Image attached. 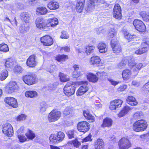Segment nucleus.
<instances>
[{"label": "nucleus", "mask_w": 149, "mask_h": 149, "mask_svg": "<svg viewBox=\"0 0 149 149\" xmlns=\"http://www.w3.org/2000/svg\"><path fill=\"white\" fill-rule=\"evenodd\" d=\"M47 107V105L45 102H41L40 104V109L41 112H43L45 111Z\"/></svg>", "instance_id": "obj_51"}, {"label": "nucleus", "mask_w": 149, "mask_h": 149, "mask_svg": "<svg viewBox=\"0 0 149 149\" xmlns=\"http://www.w3.org/2000/svg\"><path fill=\"white\" fill-rule=\"evenodd\" d=\"M85 0H77L76 8L77 12L81 13L84 9Z\"/></svg>", "instance_id": "obj_18"}, {"label": "nucleus", "mask_w": 149, "mask_h": 149, "mask_svg": "<svg viewBox=\"0 0 149 149\" xmlns=\"http://www.w3.org/2000/svg\"><path fill=\"white\" fill-rule=\"evenodd\" d=\"M9 50V48L7 45L4 43H3L0 45V52H6Z\"/></svg>", "instance_id": "obj_38"}, {"label": "nucleus", "mask_w": 149, "mask_h": 149, "mask_svg": "<svg viewBox=\"0 0 149 149\" xmlns=\"http://www.w3.org/2000/svg\"><path fill=\"white\" fill-rule=\"evenodd\" d=\"M25 96L27 97L33 98L37 95V93L35 91H27L25 93Z\"/></svg>", "instance_id": "obj_33"}, {"label": "nucleus", "mask_w": 149, "mask_h": 149, "mask_svg": "<svg viewBox=\"0 0 149 149\" xmlns=\"http://www.w3.org/2000/svg\"><path fill=\"white\" fill-rule=\"evenodd\" d=\"M112 102L114 103V104L117 108L120 107L121 106L123 102L122 100L118 99L114 100Z\"/></svg>", "instance_id": "obj_52"}, {"label": "nucleus", "mask_w": 149, "mask_h": 149, "mask_svg": "<svg viewBox=\"0 0 149 149\" xmlns=\"http://www.w3.org/2000/svg\"><path fill=\"white\" fill-rule=\"evenodd\" d=\"M127 60H124L121 61V62L118 65V67L120 68H121L123 66H124L127 63Z\"/></svg>", "instance_id": "obj_58"}, {"label": "nucleus", "mask_w": 149, "mask_h": 149, "mask_svg": "<svg viewBox=\"0 0 149 149\" xmlns=\"http://www.w3.org/2000/svg\"><path fill=\"white\" fill-rule=\"evenodd\" d=\"M36 57L35 55H32L28 58L26 62V65L30 67H34L36 64Z\"/></svg>", "instance_id": "obj_15"}, {"label": "nucleus", "mask_w": 149, "mask_h": 149, "mask_svg": "<svg viewBox=\"0 0 149 149\" xmlns=\"http://www.w3.org/2000/svg\"><path fill=\"white\" fill-rule=\"evenodd\" d=\"M72 142L74 146L77 148L80 145V143L76 140L73 141Z\"/></svg>", "instance_id": "obj_63"}, {"label": "nucleus", "mask_w": 149, "mask_h": 149, "mask_svg": "<svg viewBox=\"0 0 149 149\" xmlns=\"http://www.w3.org/2000/svg\"><path fill=\"white\" fill-rule=\"evenodd\" d=\"M64 50L65 52H69L70 51V47L66 46L63 47H62L60 48V51L62 52Z\"/></svg>", "instance_id": "obj_60"}, {"label": "nucleus", "mask_w": 149, "mask_h": 149, "mask_svg": "<svg viewBox=\"0 0 149 149\" xmlns=\"http://www.w3.org/2000/svg\"><path fill=\"white\" fill-rule=\"evenodd\" d=\"M35 23L36 26L38 28L44 29L47 26L43 19L40 17H38L36 19Z\"/></svg>", "instance_id": "obj_16"}, {"label": "nucleus", "mask_w": 149, "mask_h": 149, "mask_svg": "<svg viewBox=\"0 0 149 149\" xmlns=\"http://www.w3.org/2000/svg\"><path fill=\"white\" fill-rule=\"evenodd\" d=\"M113 17L116 19H121V9L119 4H116L115 5L113 11Z\"/></svg>", "instance_id": "obj_10"}, {"label": "nucleus", "mask_w": 149, "mask_h": 149, "mask_svg": "<svg viewBox=\"0 0 149 149\" xmlns=\"http://www.w3.org/2000/svg\"><path fill=\"white\" fill-rule=\"evenodd\" d=\"M83 114L85 118L88 120L90 122H93L95 121L94 117L90 113L88 110L84 111Z\"/></svg>", "instance_id": "obj_26"}, {"label": "nucleus", "mask_w": 149, "mask_h": 149, "mask_svg": "<svg viewBox=\"0 0 149 149\" xmlns=\"http://www.w3.org/2000/svg\"><path fill=\"white\" fill-rule=\"evenodd\" d=\"M104 143L103 141L101 139H98L95 142V149H104Z\"/></svg>", "instance_id": "obj_30"}, {"label": "nucleus", "mask_w": 149, "mask_h": 149, "mask_svg": "<svg viewBox=\"0 0 149 149\" xmlns=\"http://www.w3.org/2000/svg\"><path fill=\"white\" fill-rule=\"evenodd\" d=\"M3 133L5 135L11 137L13 134V127L11 125L8 123H6L2 125Z\"/></svg>", "instance_id": "obj_5"}, {"label": "nucleus", "mask_w": 149, "mask_h": 149, "mask_svg": "<svg viewBox=\"0 0 149 149\" xmlns=\"http://www.w3.org/2000/svg\"><path fill=\"white\" fill-rule=\"evenodd\" d=\"M59 77L61 81L65 82L69 80V77L65 74L61 73H60Z\"/></svg>", "instance_id": "obj_37"}, {"label": "nucleus", "mask_w": 149, "mask_h": 149, "mask_svg": "<svg viewBox=\"0 0 149 149\" xmlns=\"http://www.w3.org/2000/svg\"><path fill=\"white\" fill-rule=\"evenodd\" d=\"M21 19L26 22H28L30 19L31 15L28 13L24 12L20 15Z\"/></svg>", "instance_id": "obj_31"}, {"label": "nucleus", "mask_w": 149, "mask_h": 149, "mask_svg": "<svg viewBox=\"0 0 149 149\" xmlns=\"http://www.w3.org/2000/svg\"><path fill=\"white\" fill-rule=\"evenodd\" d=\"M85 47L81 43H79L75 47V49L76 52L80 53L84 50Z\"/></svg>", "instance_id": "obj_36"}, {"label": "nucleus", "mask_w": 149, "mask_h": 149, "mask_svg": "<svg viewBox=\"0 0 149 149\" xmlns=\"http://www.w3.org/2000/svg\"><path fill=\"white\" fill-rule=\"evenodd\" d=\"M97 48L99 51L101 53H105L107 51V45L103 42H100L98 45Z\"/></svg>", "instance_id": "obj_21"}, {"label": "nucleus", "mask_w": 149, "mask_h": 149, "mask_svg": "<svg viewBox=\"0 0 149 149\" xmlns=\"http://www.w3.org/2000/svg\"><path fill=\"white\" fill-rule=\"evenodd\" d=\"M133 24L136 29L141 32H143L146 30V27L143 22L141 20L135 19L133 22Z\"/></svg>", "instance_id": "obj_8"}, {"label": "nucleus", "mask_w": 149, "mask_h": 149, "mask_svg": "<svg viewBox=\"0 0 149 149\" xmlns=\"http://www.w3.org/2000/svg\"><path fill=\"white\" fill-rule=\"evenodd\" d=\"M47 12V9L44 7H38L36 10V14L38 15H45Z\"/></svg>", "instance_id": "obj_27"}, {"label": "nucleus", "mask_w": 149, "mask_h": 149, "mask_svg": "<svg viewBox=\"0 0 149 149\" xmlns=\"http://www.w3.org/2000/svg\"><path fill=\"white\" fill-rule=\"evenodd\" d=\"M74 84V83L72 82L67 83L63 89L65 95L69 96L74 93L75 91Z\"/></svg>", "instance_id": "obj_3"}, {"label": "nucleus", "mask_w": 149, "mask_h": 149, "mask_svg": "<svg viewBox=\"0 0 149 149\" xmlns=\"http://www.w3.org/2000/svg\"><path fill=\"white\" fill-rule=\"evenodd\" d=\"M91 136L90 135H88L85 138L83 139L81 142L83 143L84 142H86L88 141H91Z\"/></svg>", "instance_id": "obj_62"}, {"label": "nucleus", "mask_w": 149, "mask_h": 149, "mask_svg": "<svg viewBox=\"0 0 149 149\" xmlns=\"http://www.w3.org/2000/svg\"><path fill=\"white\" fill-rule=\"evenodd\" d=\"M13 64V61L11 58L7 59L5 62V66L7 68L12 67Z\"/></svg>", "instance_id": "obj_49"}, {"label": "nucleus", "mask_w": 149, "mask_h": 149, "mask_svg": "<svg viewBox=\"0 0 149 149\" xmlns=\"http://www.w3.org/2000/svg\"><path fill=\"white\" fill-rule=\"evenodd\" d=\"M58 23V21L57 18H53L48 19L47 21L46 24L47 27H54L56 26Z\"/></svg>", "instance_id": "obj_20"}, {"label": "nucleus", "mask_w": 149, "mask_h": 149, "mask_svg": "<svg viewBox=\"0 0 149 149\" xmlns=\"http://www.w3.org/2000/svg\"><path fill=\"white\" fill-rule=\"evenodd\" d=\"M61 115V112L56 110H53L49 114L48 120L49 122H55L58 120Z\"/></svg>", "instance_id": "obj_4"}, {"label": "nucleus", "mask_w": 149, "mask_h": 149, "mask_svg": "<svg viewBox=\"0 0 149 149\" xmlns=\"http://www.w3.org/2000/svg\"><path fill=\"white\" fill-rule=\"evenodd\" d=\"M4 101L6 103L13 108H16L17 107V100L13 97H7L5 99Z\"/></svg>", "instance_id": "obj_17"}, {"label": "nucleus", "mask_w": 149, "mask_h": 149, "mask_svg": "<svg viewBox=\"0 0 149 149\" xmlns=\"http://www.w3.org/2000/svg\"><path fill=\"white\" fill-rule=\"evenodd\" d=\"M111 46L114 53H118L121 51V48L116 38H114L111 40Z\"/></svg>", "instance_id": "obj_12"}, {"label": "nucleus", "mask_w": 149, "mask_h": 149, "mask_svg": "<svg viewBox=\"0 0 149 149\" xmlns=\"http://www.w3.org/2000/svg\"><path fill=\"white\" fill-rule=\"evenodd\" d=\"M61 35L60 36L61 38L66 39L69 38V35L66 31H63L61 32Z\"/></svg>", "instance_id": "obj_57"}, {"label": "nucleus", "mask_w": 149, "mask_h": 149, "mask_svg": "<svg viewBox=\"0 0 149 149\" xmlns=\"http://www.w3.org/2000/svg\"><path fill=\"white\" fill-rule=\"evenodd\" d=\"M29 27L26 25H22L20 27V30L21 32L24 33L26 32L29 31Z\"/></svg>", "instance_id": "obj_50"}, {"label": "nucleus", "mask_w": 149, "mask_h": 149, "mask_svg": "<svg viewBox=\"0 0 149 149\" xmlns=\"http://www.w3.org/2000/svg\"><path fill=\"white\" fill-rule=\"evenodd\" d=\"M101 61V59L99 56H93L91 58L90 63L92 65H97L100 64Z\"/></svg>", "instance_id": "obj_28"}, {"label": "nucleus", "mask_w": 149, "mask_h": 149, "mask_svg": "<svg viewBox=\"0 0 149 149\" xmlns=\"http://www.w3.org/2000/svg\"><path fill=\"white\" fill-rule=\"evenodd\" d=\"M85 48L86 49V53L87 54L90 55L93 52L95 47L93 46H88Z\"/></svg>", "instance_id": "obj_43"}, {"label": "nucleus", "mask_w": 149, "mask_h": 149, "mask_svg": "<svg viewBox=\"0 0 149 149\" xmlns=\"http://www.w3.org/2000/svg\"><path fill=\"white\" fill-rule=\"evenodd\" d=\"M49 140L50 142L52 143H59L58 139H57V135L54 134H52L49 138Z\"/></svg>", "instance_id": "obj_45"}, {"label": "nucleus", "mask_w": 149, "mask_h": 149, "mask_svg": "<svg viewBox=\"0 0 149 149\" xmlns=\"http://www.w3.org/2000/svg\"><path fill=\"white\" fill-rule=\"evenodd\" d=\"M118 145L120 149H128L131 146L130 141L125 137L122 138L119 140Z\"/></svg>", "instance_id": "obj_6"}, {"label": "nucleus", "mask_w": 149, "mask_h": 149, "mask_svg": "<svg viewBox=\"0 0 149 149\" xmlns=\"http://www.w3.org/2000/svg\"><path fill=\"white\" fill-rule=\"evenodd\" d=\"M113 124L112 120L109 118H106L103 120V123L101 126L102 127H110Z\"/></svg>", "instance_id": "obj_19"}, {"label": "nucleus", "mask_w": 149, "mask_h": 149, "mask_svg": "<svg viewBox=\"0 0 149 149\" xmlns=\"http://www.w3.org/2000/svg\"><path fill=\"white\" fill-rule=\"evenodd\" d=\"M18 88L17 83L14 81L10 82L7 86V90L9 93H11Z\"/></svg>", "instance_id": "obj_14"}, {"label": "nucleus", "mask_w": 149, "mask_h": 149, "mask_svg": "<svg viewBox=\"0 0 149 149\" xmlns=\"http://www.w3.org/2000/svg\"><path fill=\"white\" fill-rule=\"evenodd\" d=\"M127 102L131 105L136 106L138 102L134 97L132 96H129L126 99Z\"/></svg>", "instance_id": "obj_22"}, {"label": "nucleus", "mask_w": 149, "mask_h": 149, "mask_svg": "<svg viewBox=\"0 0 149 149\" xmlns=\"http://www.w3.org/2000/svg\"><path fill=\"white\" fill-rule=\"evenodd\" d=\"M136 63L133 59H131L129 61L128 66L130 68H134L136 65Z\"/></svg>", "instance_id": "obj_56"}, {"label": "nucleus", "mask_w": 149, "mask_h": 149, "mask_svg": "<svg viewBox=\"0 0 149 149\" xmlns=\"http://www.w3.org/2000/svg\"><path fill=\"white\" fill-rule=\"evenodd\" d=\"M143 116V112L141 111H137L134 113L133 117L134 119H139Z\"/></svg>", "instance_id": "obj_40"}, {"label": "nucleus", "mask_w": 149, "mask_h": 149, "mask_svg": "<svg viewBox=\"0 0 149 149\" xmlns=\"http://www.w3.org/2000/svg\"><path fill=\"white\" fill-rule=\"evenodd\" d=\"M146 122L143 119L134 122L133 125V129L136 132L145 130L147 127Z\"/></svg>", "instance_id": "obj_1"}, {"label": "nucleus", "mask_w": 149, "mask_h": 149, "mask_svg": "<svg viewBox=\"0 0 149 149\" xmlns=\"http://www.w3.org/2000/svg\"><path fill=\"white\" fill-rule=\"evenodd\" d=\"M132 75V72L130 70L126 69L124 70L122 72V77L124 80L129 79Z\"/></svg>", "instance_id": "obj_23"}, {"label": "nucleus", "mask_w": 149, "mask_h": 149, "mask_svg": "<svg viewBox=\"0 0 149 149\" xmlns=\"http://www.w3.org/2000/svg\"><path fill=\"white\" fill-rule=\"evenodd\" d=\"M82 72L74 71L72 73V76L73 78H77L82 75Z\"/></svg>", "instance_id": "obj_44"}, {"label": "nucleus", "mask_w": 149, "mask_h": 149, "mask_svg": "<svg viewBox=\"0 0 149 149\" xmlns=\"http://www.w3.org/2000/svg\"><path fill=\"white\" fill-rule=\"evenodd\" d=\"M78 130L81 132H86L89 130V124L85 121L78 123L77 125Z\"/></svg>", "instance_id": "obj_11"}, {"label": "nucleus", "mask_w": 149, "mask_h": 149, "mask_svg": "<svg viewBox=\"0 0 149 149\" xmlns=\"http://www.w3.org/2000/svg\"><path fill=\"white\" fill-rule=\"evenodd\" d=\"M8 71L6 70H4L0 72V80H4L8 77Z\"/></svg>", "instance_id": "obj_34"}, {"label": "nucleus", "mask_w": 149, "mask_h": 149, "mask_svg": "<svg viewBox=\"0 0 149 149\" xmlns=\"http://www.w3.org/2000/svg\"><path fill=\"white\" fill-rule=\"evenodd\" d=\"M143 88L145 91H149V82L146 83L143 86Z\"/></svg>", "instance_id": "obj_64"}, {"label": "nucleus", "mask_w": 149, "mask_h": 149, "mask_svg": "<svg viewBox=\"0 0 149 149\" xmlns=\"http://www.w3.org/2000/svg\"><path fill=\"white\" fill-rule=\"evenodd\" d=\"M81 83L83 85L79 88L77 92V95L78 96L82 95L87 92L89 89L87 81H81Z\"/></svg>", "instance_id": "obj_7"}, {"label": "nucleus", "mask_w": 149, "mask_h": 149, "mask_svg": "<svg viewBox=\"0 0 149 149\" xmlns=\"http://www.w3.org/2000/svg\"><path fill=\"white\" fill-rule=\"evenodd\" d=\"M149 49V41H146L141 43V47L136 50L135 54L141 55L146 52Z\"/></svg>", "instance_id": "obj_9"}, {"label": "nucleus", "mask_w": 149, "mask_h": 149, "mask_svg": "<svg viewBox=\"0 0 149 149\" xmlns=\"http://www.w3.org/2000/svg\"><path fill=\"white\" fill-rule=\"evenodd\" d=\"M68 58V56L67 55H58L55 57V59L59 62H62L66 60Z\"/></svg>", "instance_id": "obj_35"}, {"label": "nucleus", "mask_w": 149, "mask_h": 149, "mask_svg": "<svg viewBox=\"0 0 149 149\" xmlns=\"http://www.w3.org/2000/svg\"><path fill=\"white\" fill-rule=\"evenodd\" d=\"M143 66V64L139 63L135 66V68H134L133 71L132 76L135 77L138 74L139 71L142 68Z\"/></svg>", "instance_id": "obj_29"}, {"label": "nucleus", "mask_w": 149, "mask_h": 149, "mask_svg": "<svg viewBox=\"0 0 149 149\" xmlns=\"http://www.w3.org/2000/svg\"><path fill=\"white\" fill-rule=\"evenodd\" d=\"M70 112V109L69 107H67L64 111L63 114L65 115L69 114Z\"/></svg>", "instance_id": "obj_61"}, {"label": "nucleus", "mask_w": 149, "mask_h": 149, "mask_svg": "<svg viewBox=\"0 0 149 149\" xmlns=\"http://www.w3.org/2000/svg\"><path fill=\"white\" fill-rule=\"evenodd\" d=\"M67 134L69 139H72L74 137V131L71 130L67 131Z\"/></svg>", "instance_id": "obj_53"}, {"label": "nucleus", "mask_w": 149, "mask_h": 149, "mask_svg": "<svg viewBox=\"0 0 149 149\" xmlns=\"http://www.w3.org/2000/svg\"><path fill=\"white\" fill-rule=\"evenodd\" d=\"M95 4H93V3L90 1L88 6L86 8V10L88 11H93L95 9Z\"/></svg>", "instance_id": "obj_39"}, {"label": "nucleus", "mask_w": 149, "mask_h": 149, "mask_svg": "<svg viewBox=\"0 0 149 149\" xmlns=\"http://www.w3.org/2000/svg\"><path fill=\"white\" fill-rule=\"evenodd\" d=\"M140 15L142 17L143 20L146 22L149 21V15L147 14L144 11H142L140 13Z\"/></svg>", "instance_id": "obj_48"}, {"label": "nucleus", "mask_w": 149, "mask_h": 149, "mask_svg": "<svg viewBox=\"0 0 149 149\" xmlns=\"http://www.w3.org/2000/svg\"><path fill=\"white\" fill-rule=\"evenodd\" d=\"M26 116L24 114H22L16 118V120L17 121H20L22 120H24Z\"/></svg>", "instance_id": "obj_54"}, {"label": "nucleus", "mask_w": 149, "mask_h": 149, "mask_svg": "<svg viewBox=\"0 0 149 149\" xmlns=\"http://www.w3.org/2000/svg\"><path fill=\"white\" fill-rule=\"evenodd\" d=\"M116 34V33L114 29L111 28L110 29L109 32L108 33V36L109 38H116L115 37Z\"/></svg>", "instance_id": "obj_47"}, {"label": "nucleus", "mask_w": 149, "mask_h": 149, "mask_svg": "<svg viewBox=\"0 0 149 149\" xmlns=\"http://www.w3.org/2000/svg\"><path fill=\"white\" fill-rule=\"evenodd\" d=\"M125 34V38L127 39L129 41L133 40L135 38L136 36L134 35H131L130 34H127V32H126Z\"/></svg>", "instance_id": "obj_42"}, {"label": "nucleus", "mask_w": 149, "mask_h": 149, "mask_svg": "<svg viewBox=\"0 0 149 149\" xmlns=\"http://www.w3.org/2000/svg\"><path fill=\"white\" fill-rule=\"evenodd\" d=\"M47 7L51 10H54L58 8L59 5L57 2H51L48 4Z\"/></svg>", "instance_id": "obj_32"}, {"label": "nucleus", "mask_w": 149, "mask_h": 149, "mask_svg": "<svg viewBox=\"0 0 149 149\" xmlns=\"http://www.w3.org/2000/svg\"><path fill=\"white\" fill-rule=\"evenodd\" d=\"M14 72L17 74L18 72H21L22 70V67L20 66H16L14 69Z\"/></svg>", "instance_id": "obj_59"}, {"label": "nucleus", "mask_w": 149, "mask_h": 149, "mask_svg": "<svg viewBox=\"0 0 149 149\" xmlns=\"http://www.w3.org/2000/svg\"><path fill=\"white\" fill-rule=\"evenodd\" d=\"M132 109L131 107L126 106L123 108L118 114V116L120 118L122 117L130 111Z\"/></svg>", "instance_id": "obj_25"}, {"label": "nucleus", "mask_w": 149, "mask_h": 149, "mask_svg": "<svg viewBox=\"0 0 149 149\" xmlns=\"http://www.w3.org/2000/svg\"><path fill=\"white\" fill-rule=\"evenodd\" d=\"M40 41L44 45L47 46H50L53 43L52 38L48 35L45 36L41 37L40 38Z\"/></svg>", "instance_id": "obj_13"}, {"label": "nucleus", "mask_w": 149, "mask_h": 149, "mask_svg": "<svg viewBox=\"0 0 149 149\" xmlns=\"http://www.w3.org/2000/svg\"><path fill=\"white\" fill-rule=\"evenodd\" d=\"M57 139L59 143L62 141L65 138V135L64 133L61 132H58L57 135Z\"/></svg>", "instance_id": "obj_46"}, {"label": "nucleus", "mask_w": 149, "mask_h": 149, "mask_svg": "<svg viewBox=\"0 0 149 149\" xmlns=\"http://www.w3.org/2000/svg\"><path fill=\"white\" fill-rule=\"evenodd\" d=\"M17 137L19 139V141L21 143H24L27 141V139L24 135H18Z\"/></svg>", "instance_id": "obj_55"}, {"label": "nucleus", "mask_w": 149, "mask_h": 149, "mask_svg": "<svg viewBox=\"0 0 149 149\" xmlns=\"http://www.w3.org/2000/svg\"><path fill=\"white\" fill-rule=\"evenodd\" d=\"M36 76L33 73H29L23 77L24 82L28 85H31L35 83Z\"/></svg>", "instance_id": "obj_2"}, {"label": "nucleus", "mask_w": 149, "mask_h": 149, "mask_svg": "<svg viewBox=\"0 0 149 149\" xmlns=\"http://www.w3.org/2000/svg\"><path fill=\"white\" fill-rule=\"evenodd\" d=\"M87 77L88 79L90 81L93 83H96L98 80V78L96 75L92 73H88L87 74Z\"/></svg>", "instance_id": "obj_24"}, {"label": "nucleus", "mask_w": 149, "mask_h": 149, "mask_svg": "<svg viewBox=\"0 0 149 149\" xmlns=\"http://www.w3.org/2000/svg\"><path fill=\"white\" fill-rule=\"evenodd\" d=\"M27 139H29L32 140L36 136L35 134L31 130H29L25 134Z\"/></svg>", "instance_id": "obj_41"}]
</instances>
